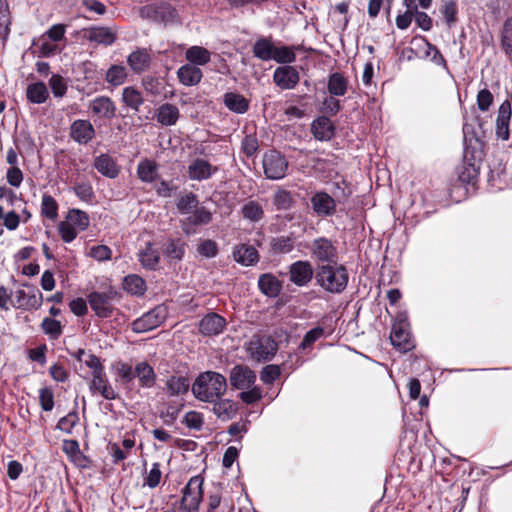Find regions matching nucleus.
<instances>
[{"label":"nucleus","mask_w":512,"mask_h":512,"mask_svg":"<svg viewBox=\"0 0 512 512\" xmlns=\"http://www.w3.org/2000/svg\"><path fill=\"white\" fill-rule=\"evenodd\" d=\"M191 389L196 399L202 402H213L225 394L227 380L218 372L206 371L198 375Z\"/></svg>","instance_id":"nucleus-1"},{"label":"nucleus","mask_w":512,"mask_h":512,"mask_svg":"<svg viewBox=\"0 0 512 512\" xmlns=\"http://www.w3.org/2000/svg\"><path fill=\"white\" fill-rule=\"evenodd\" d=\"M317 282L331 293L342 292L348 283V273L344 266L336 264L322 265L316 275Z\"/></svg>","instance_id":"nucleus-2"},{"label":"nucleus","mask_w":512,"mask_h":512,"mask_svg":"<svg viewBox=\"0 0 512 512\" xmlns=\"http://www.w3.org/2000/svg\"><path fill=\"white\" fill-rule=\"evenodd\" d=\"M250 358L257 362L272 360L278 351V344L271 335H254L246 348Z\"/></svg>","instance_id":"nucleus-3"},{"label":"nucleus","mask_w":512,"mask_h":512,"mask_svg":"<svg viewBox=\"0 0 512 512\" xmlns=\"http://www.w3.org/2000/svg\"><path fill=\"white\" fill-rule=\"evenodd\" d=\"M120 294L114 287L105 291H93L88 294L87 299L91 309L99 318H109L114 311V301L119 300Z\"/></svg>","instance_id":"nucleus-4"},{"label":"nucleus","mask_w":512,"mask_h":512,"mask_svg":"<svg viewBox=\"0 0 512 512\" xmlns=\"http://www.w3.org/2000/svg\"><path fill=\"white\" fill-rule=\"evenodd\" d=\"M139 14L143 19H150L164 25L181 23L180 15L175 7L167 2L158 5H146L140 8Z\"/></svg>","instance_id":"nucleus-5"},{"label":"nucleus","mask_w":512,"mask_h":512,"mask_svg":"<svg viewBox=\"0 0 512 512\" xmlns=\"http://www.w3.org/2000/svg\"><path fill=\"white\" fill-rule=\"evenodd\" d=\"M203 499V478L196 475L190 478L182 491L180 509L183 512H198Z\"/></svg>","instance_id":"nucleus-6"},{"label":"nucleus","mask_w":512,"mask_h":512,"mask_svg":"<svg viewBox=\"0 0 512 512\" xmlns=\"http://www.w3.org/2000/svg\"><path fill=\"white\" fill-rule=\"evenodd\" d=\"M264 174L268 179L279 180L286 176L288 161L277 150L267 151L262 160Z\"/></svg>","instance_id":"nucleus-7"},{"label":"nucleus","mask_w":512,"mask_h":512,"mask_svg":"<svg viewBox=\"0 0 512 512\" xmlns=\"http://www.w3.org/2000/svg\"><path fill=\"white\" fill-rule=\"evenodd\" d=\"M168 315V308L161 304L157 305L132 323V330L136 333H144L160 326Z\"/></svg>","instance_id":"nucleus-8"},{"label":"nucleus","mask_w":512,"mask_h":512,"mask_svg":"<svg viewBox=\"0 0 512 512\" xmlns=\"http://www.w3.org/2000/svg\"><path fill=\"white\" fill-rule=\"evenodd\" d=\"M28 290L18 289L14 292L13 300H11L12 307L22 310L39 309L42 305V293L35 287L24 284Z\"/></svg>","instance_id":"nucleus-9"},{"label":"nucleus","mask_w":512,"mask_h":512,"mask_svg":"<svg viewBox=\"0 0 512 512\" xmlns=\"http://www.w3.org/2000/svg\"><path fill=\"white\" fill-rule=\"evenodd\" d=\"M390 340L394 347L403 352L410 351L414 347L411 334L408 330V323L402 319H399L393 324Z\"/></svg>","instance_id":"nucleus-10"},{"label":"nucleus","mask_w":512,"mask_h":512,"mask_svg":"<svg viewBox=\"0 0 512 512\" xmlns=\"http://www.w3.org/2000/svg\"><path fill=\"white\" fill-rule=\"evenodd\" d=\"M230 384L237 390H246L251 388L256 381L255 372L245 365L234 366L229 375Z\"/></svg>","instance_id":"nucleus-11"},{"label":"nucleus","mask_w":512,"mask_h":512,"mask_svg":"<svg viewBox=\"0 0 512 512\" xmlns=\"http://www.w3.org/2000/svg\"><path fill=\"white\" fill-rule=\"evenodd\" d=\"M300 75L295 67L290 65L277 67L273 73L274 83L283 90L294 89L299 83Z\"/></svg>","instance_id":"nucleus-12"},{"label":"nucleus","mask_w":512,"mask_h":512,"mask_svg":"<svg viewBox=\"0 0 512 512\" xmlns=\"http://www.w3.org/2000/svg\"><path fill=\"white\" fill-rule=\"evenodd\" d=\"M218 171L217 166H213L209 161L203 158H195L188 167V177L194 181H204L211 178Z\"/></svg>","instance_id":"nucleus-13"},{"label":"nucleus","mask_w":512,"mask_h":512,"mask_svg":"<svg viewBox=\"0 0 512 512\" xmlns=\"http://www.w3.org/2000/svg\"><path fill=\"white\" fill-rule=\"evenodd\" d=\"M70 137L78 144H87L95 137V129L89 120L77 119L70 126Z\"/></svg>","instance_id":"nucleus-14"},{"label":"nucleus","mask_w":512,"mask_h":512,"mask_svg":"<svg viewBox=\"0 0 512 512\" xmlns=\"http://www.w3.org/2000/svg\"><path fill=\"white\" fill-rule=\"evenodd\" d=\"M313 211L319 217L332 216L336 212L335 200L326 192H316L311 197Z\"/></svg>","instance_id":"nucleus-15"},{"label":"nucleus","mask_w":512,"mask_h":512,"mask_svg":"<svg viewBox=\"0 0 512 512\" xmlns=\"http://www.w3.org/2000/svg\"><path fill=\"white\" fill-rule=\"evenodd\" d=\"M93 115L99 118L111 120L116 116V105L108 96H98L91 100L88 105Z\"/></svg>","instance_id":"nucleus-16"},{"label":"nucleus","mask_w":512,"mask_h":512,"mask_svg":"<svg viewBox=\"0 0 512 512\" xmlns=\"http://www.w3.org/2000/svg\"><path fill=\"white\" fill-rule=\"evenodd\" d=\"M512 108L509 100L501 103L498 109L496 119V135L501 140H508L510 136L509 123L511 119Z\"/></svg>","instance_id":"nucleus-17"},{"label":"nucleus","mask_w":512,"mask_h":512,"mask_svg":"<svg viewBox=\"0 0 512 512\" xmlns=\"http://www.w3.org/2000/svg\"><path fill=\"white\" fill-rule=\"evenodd\" d=\"M226 320L217 313H208L199 322V331L205 336L220 334L225 328Z\"/></svg>","instance_id":"nucleus-18"},{"label":"nucleus","mask_w":512,"mask_h":512,"mask_svg":"<svg viewBox=\"0 0 512 512\" xmlns=\"http://www.w3.org/2000/svg\"><path fill=\"white\" fill-rule=\"evenodd\" d=\"M311 132L316 140L329 141L335 134V126L327 116H320L312 122Z\"/></svg>","instance_id":"nucleus-19"},{"label":"nucleus","mask_w":512,"mask_h":512,"mask_svg":"<svg viewBox=\"0 0 512 512\" xmlns=\"http://www.w3.org/2000/svg\"><path fill=\"white\" fill-rule=\"evenodd\" d=\"M90 390L93 393H100L102 397L107 400H114L117 397V394L110 385L104 370L92 375Z\"/></svg>","instance_id":"nucleus-20"},{"label":"nucleus","mask_w":512,"mask_h":512,"mask_svg":"<svg viewBox=\"0 0 512 512\" xmlns=\"http://www.w3.org/2000/svg\"><path fill=\"white\" fill-rule=\"evenodd\" d=\"M311 265L306 261H298L290 267V280L297 286H305L312 279Z\"/></svg>","instance_id":"nucleus-21"},{"label":"nucleus","mask_w":512,"mask_h":512,"mask_svg":"<svg viewBox=\"0 0 512 512\" xmlns=\"http://www.w3.org/2000/svg\"><path fill=\"white\" fill-rule=\"evenodd\" d=\"M211 403L213 404V413L223 421L230 420L237 414L238 405L233 400L220 397Z\"/></svg>","instance_id":"nucleus-22"},{"label":"nucleus","mask_w":512,"mask_h":512,"mask_svg":"<svg viewBox=\"0 0 512 512\" xmlns=\"http://www.w3.org/2000/svg\"><path fill=\"white\" fill-rule=\"evenodd\" d=\"M85 37L91 41L103 45H112L116 40L115 32L109 27H91L86 30Z\"/></svg>","instance_id":"nucleus-23"},{"label":"nucleus","mask_w":512,"mask_h":512,"mask_svg":"<svg viewBox=\"0 0 512 512\" xmlns=\"http://www.w3.org/2000/svg\"><path fill=\"white\" fill-rule=\"evenodd\" d=\"M177 76L183 85L194 86L201 81L203 73L197 66L185 64L178 69Z\"/></svg>","instance_id":"nucleus-24"},{"label":"nucleus","mask_w":512,"mask_h":512,"mask_svg":"<svg viewBox=\"0 0 512 512\" xmlns=\"http://www.w3.org/2000/svg\"><path fill=\"white\" fill-rule=\"evenodd\" d=\"M180 116L179 109L170 103L162 104L156 110V119L163 126L175 125Z\"/></svg>","instance_id":"nucleus-25"},{"label":"nucleus","mask_w":512,"mask_h":512,"mask_svg":"<svg viewBox=\"0 0 512 512\" xmlns=\"http://www.w3.org/2000/svg\"><path fill=\"white\" fill-rule=\"evenodd\" d=\"M190 383L185 376L172 375L167 378L164 390L170 396L184 395L189 391Z\"/></svg>","instance_id":"nucleus-26"},{"label":"nucleus","mask_w":512,"mask_h":512,"mask_svg":"<svg viewBox=\"0 0 512 512\" xmlns=\"http://www.w3.org/2000/svg\"><path fill=\"white\" fill-rule=\"evenodd\" d=\"M258 286L260 291L268 297H277L282 289L281 282L272 274H263L259 277Z\"/></svg>","instance_id":"nucleus-27"},{"label":"nucleus","mask_w":512,"mask_h":512,"mask_svg":"<svg viewBox=\"0 0 512 512\" xmlns=\"http://www.w3.org/2000/svg\"><path fill=\"white\" fill-rule=\"evenodd\" d=\"M242 217L252 223H258L263 220L265 216L263 206L256 200H249L241 207Z\"/></svg>","instance_id":"nucleus-28"},{"label":"nucleus","mask_w":512,"mask_h":512,"mask_svg":"<svg viewBox=\"0 0 512 512\" xmlns=\"http://www.w3.org/2000/svg\"><path fill=\"white\" fill-rule=\"evenodd\" d=\"M254 57L262 60V61H270L272 60L274 45L271 37H261L257 39L253 45L252 49Z\"/></svg>","instance_id":"nucleus-29"},{"label":"nucleus","mask_w":512,"mask_h":512,"mask_svg":"<svg viewBox=\"0 0 512 512\" xmlns=\"http://www.w3.org/2000/svg\"><path fill=\"white\" fill-rule=\"evenodd\" d=\"M94 167L99 173L108 178H116L119 173L115 161L107 154L96 157Z\"/></svg>","instance_id":"nucleus-30"},{"label":"nucleus","mask_w":512,"mask_h":512,"mask_svg":"<svg viewBox=\"0 0 512 512\" xmlns=\"http://www.w3.org/2000/svg\"><path fill=\"white\" fill-rule=\"evenodd\" d=\"M327 90L331 96H344L348 90V80L340 72L330 74Z\"/></svg>","instance_id":"nucleus-31"},{"label":"nucleus","mask_w":512,"mask_h":512,"mask_svg":"<svg viewBox=\"0 0 512 512\" xmlns=\"http://www.w3.org/2000/svg\"><path fill=\"white\" fill-rule=\"evenodd\" d=\"M225 106L232 112L243 114L249 109L248 100L238 93L228 92L223 97Z\"/></svg>","instance_id":"nucleus-32"},{"label":"nucleus","mask_w":512,"mask_h":512,"mask_svg":"<svg viewBox=\"0 0 512 512\" xmlns=\"http://www.w3.org/2000/svg\"><path fill=\"white\" fill-rule=\"evenodd\" d=\"M135 373L142 387L151 388L156 381V374L147 362H139L135 366Z\"/></svg>","instance_id":"nucleus-33"},{"label":"nucleus","mask_w":512,"mask_h":512,"mask_svg":"<svg viewBox=\"0 0 512 512\" xmlns=\"http://www.w3.org/2000/svg\"><path fill=\"white\" fill-rule=\"evenodd\" d=\"M27 100L33 104H42L49 97V91L43 82L31 83L26 88Z\"/></svg>","instance_id":"nucleus-34"},{"label":"nucleus","mask_w":512,"mask_h":512,"mask_svg":"<svg viewBox=\"0 0 512 512\" xmlns=\"http://www.w3.org/2000/svg\"><path fill=\"white\" fill-rule=\"evenodd\" d=\"M127 62L135 73H140L148 68L150 64V56L146 50L138 49L128 56Z\"/></svg>","instance_id":"nucleus-35"},{"label":"nucleus","mask_w":512,"mask_h":512,"mask_svg":"<svg viewBox=\"0 0 512 512\" xmlns=\"http://www.w3.org/2000/svg\"><path fill=\"white\" fill-rule=\"evenodd\" d=\"M186 59L194 66L205 65L211 59V53L201 46H192L186 50Z\"/></svg>","instance_id":"nucleus-36"},{"label":"nucleus","mask_w":512,"mask_h":512,"mask_svg":"<svg viewBox=\"0 0 512 512\" xmlns=\"http://www.w3.org/2000/svg\"><path fill=\"white\" fill-rule=\"evenodd\" d=\"M122 101L127 107L134 110L135 112L139 111V108L144 103L141 92L132 86L125 87L123 89Z\"/></svg>","instance_id":"nucleus-37"},{"label":"nucleus","mask_w":512,"mask_h":512,"mask_svg":"<svg viewBox=\"0 0 512 512\" xmlns=\"http://www.w3.org/2000/svg\"><path fill=\"white\" fill-rule=\"evenodd\" d=\"M183 222L184 225H206L212 221V213L205 207H196Z\"/></svg>","instance_id":"nucleus-38"},{"label":"nucleus","mask_w":512,"mask_h":512,"mask_svg":"<svg viewBox=\"0 0 512 512\" xmlns=\"http://www.w3.org/2000/svg\"><path fill=\"white\" fill-rule=\"evenodd\" d=\"M157 169L158 166L154 161L146 159L138 164L137 174L141 181L151 183L157 177Z\"/></svg>","instance_id":"nucleus-39"},{"label":"nucleus","mask_w":512,"mask_h":512,"mask_svg":"<svg viewBox=\"0 0 512 512\" xmlns=\"http://www.w3.org/2000/svg\"><path fill=\"white\" fill-rule=\"evenodd\" d=\"M123 289L133 295H143L146 285L141 277L132 274L124 278Z\"/></svg>","instance_id":"nucleus-40"},{"label":"nucleus","mask_w":512,"mask_h":512,"mask_svg":"<svg viewBox=\"0 0 512 512\" xmlns=\"http://www.w3.org/2000/svg\"><path fill=\"white\" fill-rule=\"evenodd\" d=\"M67 222L73 225L76 229L84 231L88 228L90 220L86 212L80 209H71L67 214Z\"/></svg>","instance_id":"nucleus-41"},{"label":"nucleus","mask_w":512,"mask_h":512,"mask_svg":"<svg viewBox=\"0 0 512 512\" xmlns=\"http://www.w3.org/2000/svg\"><path fill=\"white\" fill-rule=\"evenodd\" d=\"M270 245L274 253L287 254L292 251L294 238L292 236H277L270 240Z\"/></svg>","instance_id":"nucleus-42"},{"label":"nucleus","mask_w":512,"mask_h":512,"mask_svg":"<svg viewBox=\"0 0 512 512\" xmlns=\"http://www.w3.org/2000/svg\"><path fill=\"white\" fill-rule=\"evenodd\" d=\"M142 85L145 91L154 96L159 97L164 94L165 90V83L163 80L153 77V76H146L142 80Z\"/></svg>","instance_id":"nucleus-43"},{"label":"nucleus","mask_w":512,"mask_h":512,"mask_svg":"<svg viewBox=\"0 0 512 512\" xmlns=\"http://www.w3.org/2000/svg\"><path fill=\"white\" fill-rule=\"evenodd\" d=\"M198 204L199 201L197 195L189 192L180 195L176 205L181 214H190Z\"/></svg>","instance_id":"nucleus-44"},{"label":"nucleus","mask_w":512,"mask_h":512,"mask_svg":"<svg viewBox=\"0 0 512 512\" xmlns=\"http://www.w3.org/2000/svg\"><path fill=\"white\" fill-rule=\"evenodd\" d=\"M127 78V71L124 66L112 65L106 72L105 80L113 85L119 86L125 82Z\"/></svg>","instance_id":"nucleus-45"},{"label":"nucleus","mask_w":512,"mask_h":512,"mask_svg":"<svg viewBox=\"0 0 512 512\" xmlns=\"http://www.w3.org/2000/svg\"><path fill=\"white\" fill-rule=\"evenodd\" d=\"M42 216L54 221L58 217V203L48 194H44L41 200Z\"/></svg>","instance_id":"nucleus-46"},{"label":"nucleus","mask_w":512,"mask_h":512,"mask_svg":"<svg viewBox=\"0 0 512 512\" xmlns=\"http://www.w3.org/2000/svg\"><path fill=\"white\" fill-rule=\"evenodd\" d=\"M501 46L505 54L512 58V17L507 18L503 24Z\"/></svg>","instance_id":"nucleus-47"},{"label":"nucleus","mask_w":512,"mask_h":512,"mask_svg":"<svg viewBox=\"0 0 512 512\" xmlns=\"http://www.w3.org/2000/svg\"><path fill=\"white\" fill-rule=\"evenodd\" d=\"M10 11L7 0H0V38L6 39L10 32Z\"/></svg>","instance_id":"nucleus-48"},{"label":"nucleus","mask_w":512,"mask_h":512,"mask_svg":"<svg viewBox=\"0 0 512 512\" xmlns=\"http://www.w3.org/2000/svg\"><path fill=\"white\" fill-rule=\"evenodd\" d=\"M312 252L314 256H334L336 249L330 240L319 238L313 242Z\"/></svg>","instance_id":"nucleus-49"},{"label":"nucleus","mask_w":512,"mask_h":512,"mask_svg":"<svg viewBox=\"0 0 512 512\" xmlns=\"http://www.w3.org/2000/svg\"><path fill=\"white\" fill-rule=\"evenodd\" d=\"M293 203L294 199L289 191L279 189L273 195V205L276 210H288Z\"/></svg>","instance_id":"nucleus-50"},{"label":"nucleus","mask_w":512,"mask_h":512,"mask_svg":"<svg viewBox=\"0 0 512 512\" xmlns=\"http://www.w3.org/2000/svg\"><path fill=\"white\" fill-rule=\"evenodd\" d=\"M273 56L272 60L281 64L293 63L296 60V54L289 46H274Z\"/></svg>","instance_id":"nucleus-51"},{"label":"nucleus","mask_w":512,"mask_h":512,"mask_svg":"<svg viewBox=\"0 0 512 512\" xmlns=\"http://www.w3.org/2000/svg\"><path fill=\"white\" fill-rule=\"evenodd\" d=\"M441 14L448 26H452L457 21L458 6L455 1L448 0L443 2L441 6Z\"/></svg>","instance_id":"nucleus-52"},{"label":"nucleus","mask_w":512,"mask_h":512,"mask_svg":"<svg viewBox=\"0 0 512 512\" xmlns=\"http://www.w3.org/2000/svg\"><path fill=\"white\" fill-rule=\"evenodd\" d=\"M73 191L80 200L86 203H91L95 198L93 188L88 182H76Z\"/></svg>","instance_id":"nucleus-53"},{"label":"nucleus","mask_w":512,"mask_h":512,"mask_svg":"<svg viewBox=\"0 0 512 512\" xmlns=\"http://www.w3.org/2000/svg\"><path fill=\"white\" fill-rule=\"evenodd\" d=\"M41 327L45 334L49 335L52 339H57L62 334V326L58 320L46 317L43 319Z\"/></svg>","instance_id":"nucleus-54"},{"label":"nucleus","mask_w":512,"mask_h":512,"mask_svg":"<svg viewBox=\"0 0 512 512\" xmlns=\"http://www.w3.org/2000/svg\"><path fill=\"white\" fill-rule=\"evenodd\" d=\"M79 422V415L76 411H72L68 413L66 416L62 417L57 423V429L70 434L72 433L73 428Z\"/></svg>","instance_id":"nucleus-55"},{"label":"nucleus","mask_w":512,"mask_h":512,"mask_svg":"<svg viewBox=\"0 0 512 512\" xmlns=\"http://www.w3.org/2000/svg\"><path fill=\"white\" fill-rule=\"evenodd\" d=\"M49 86L51 91L56 98L63 97L67 92V84L64 78L59 74H53L49 79Z\"/></svg>","instance_id":"nucleus-56"},{"label":"nucleus","mask_w":512,"mask_h":512,"mask_svg":"<svg viewBox=\"0 0 512 512\" xmlns=\"http://www.w3.org/2000/svg\"><path fill=\"white\" fill-rule=\"evenodd\" d=\"M424 46L426 47L425 56L430 57L431 61L437 65H445L446 61L436 46L431 44L425 38H421Z\"/></svg>","instance_id":"nucleus-57"},{"label":"nucleus","mask_w":512,"mask_h":512,"mask_svg":"<svg viewBox=\"0 0 512 512\" xmlns=\"http://www.w3.org/2000/svg\"><path fill=\"white\" fill-rule=\"evenodd\" d=\"M39 403L44 411H51L54 407V394L53 391L44 387L39 390Z\"/></svg>","instance_id":"nucleus-58"},{"label":"nucleus","mask_w":512,"mask_h":512,"mask_svg":"<svg viewBox=\"0 0 512 512\" xmlns=\"http://www.w3.org/2000/svg\"><path fill=\"white\" fill-rule=\"evenodd\" d=\"M167 256H183L185 254V244L181 239L176 240H168L165 243V248L163 250Z\"/></svg>","instance_id":"nucleus-59"},{"label":"nucleus","mask_w":512,"mask_h":512,"mask_svg":"<svg viewBox=\"0 0 512 512\" xmlns=\"http://www.w3.org/2000/svg\"><path fill=\"white\" fill-rule=\"evenodd\" d=\"M479 174V168L476 167L474 164H468L462 167V169L459 172V179L463 183H473Z\"/></svg>","instance_id":"nucleus-60"},{"label":"nucleus","mask_w":512,"mask_h":512,"mask_svg":"<svg viewBox=\"0 0 512 512\" xmlns=\"http://www.w3.org/2000/svg\"><path fill=\"white\" fill-rule=\"evenodd\" d=\"M186 426L190 429H194V430H201L202 426H203V416L200 412H197V411H189L185 414L184 416V421H183Z\"/></svg>","instance_id":"nucleus-61"},{"label":"nucleus","mask_w":512,"mask_h":512,"mask_svg":"<svg viewBox=\"0 0 512 512\" xmlns=\"http://www.w3.org/2000/svg\"><path fill=\"white\" fill-rule=\"evenodd\" d=\"M281 375L280 368L276 365L265 366L260 374L261 381L265 384H272Z\"/></svg>","instance_id":"nucleus-62"},{"label":"nucleus","mask_w":512,"mask_h":512,"mask_svg":"<svg viewBox=\"0 0 512 512\" xmlns=\"http://www.w3.org/2000/svg\"><path fill=\"white\" fill-rule=\"evenodd\" d=\"M335 97L330 95V97L324 99L322 103V112L324 114L334 116L342 109L340 101Z\"/></svg>","instance_id":"nucleus-63"},{"label":"nucleus","mask_w":512,"mask_h":512,"mask_svg":"<svg viewBox=\"0 0 512 512\" xmlns=\"http://www.w3.org/2000/svg\"><path fill=\"white\" fill-rule=\"evenodd\" d=\"M493 103V95L488 89H482L477 94V106L482 112L489 110Z\"/></svg>","instance_id":"nucleus-64"}]
</instances>
